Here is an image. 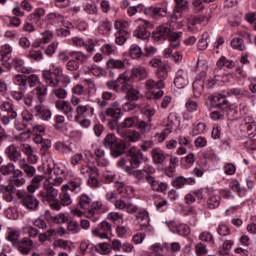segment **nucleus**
Wrapping results in <instances>:
<instances>
[{"instance_id":"obj_41","label":"nucleus","mask_w":256,"mask_h":256,"mask_svg":"<svg viewBox=\"0 0 256 256\" xmlns=\"http://www.w3.org/2000/svg\"><path fill=\"white\" fill-rule=\"evenodd\" d=\"M136 221H138V224L142 229H145V227H149V223L151 221V219L149 218V212H147V210L139 212L136 215Z\"/></svg>"},{"instance_id":"obj_43","label":"nucleus","mask_w":256,"mask_h":256,"mask_svg":"<svg viewBox=\"0 0 256 256\" xmlns=\"http://www.w3.org/2000/svg\"><path fill=\"white\" fill-rule=\"evenodd\" d=\"M92 201L93 200L87 194H81L78 197V205H79L80 209H83L84 211H86V213L89 212V209L91 208Z\"/></svg>"},{"instance_id":"obj_30","label":"nucleus","mask_w":256,"mask_h":256,"mask_svg":"<svg viewBox=\"0 0 256 256\" xmlns=\"http://www.w3.org/2000/svg\"><path fill=\"white\" fill-rule=\"evenodd\" d=\"M147 17H167V8L149 6L145 9Z\"/></svg>"},{"instance_id":"obj_45","label":"nucleus","mask_w":256,"mask_h":256,"mask_svg":"<svg viewBox=\"0 0 256 256\" xmlns=\"http://www.w3.org/2000/svg\"><path fill=\"white\" fill-rule=\"evenodd\" d=\"M0 173L2 175H13V173H16V175H23V172L21 170L15 171V164H13V162L1 166Z\"/></svg>"},{"instance_id":"obj_44","label":"nucleus","mask_w":256,"mask_h":256,"mask_svg":"<svg viewBox=\"0 0 256 256\" xmlns=\"http://www.w3.org/2000/svg\"><path fill=\"white\" fill-rule=\"evenodd\" d=\"M70 58L75 60L79 65L87 63L89 56L82 51H71L69 52Z\"/></svg>"},{"instance_id":"obj_60","label":"nucleus","mask_w":256,"mask_h":256,"mask_svg":"<svg viewBox=\"0 0 256 256\" xmlns=\"http://www.w3.org/2000/svg\"><path fill=\"white\" fill-rule=\"evenodd\" d=\"M4 25L6 27H20L21 26V19L17 16L8 17L6 19H3Z\"/></svg>"},{"instance_id":"obj_53","label":"nucleus","mask_w":256,"mask_h":256,"mask_svg":"<svg viewBox=\"0 0 256 256\" xmlns=\"http://www.w3.org/2000/svg\"><path fill=\"white\" fill-rule=\"evenodd\" d=\"M60 203L63 207H69L71 203H73V198H71V194L68 191H62L59 195Z\"/></svg>"},{"instance_id":"obj_13","label":"nucleus","mask_w":256,"mask_h":256,"mask_svg":"<svg viewBox=\"0 0 256 256\" xmlns=\"http://www.w3.org/2000/svg\"><path fill=\"white\" fill-rule=\"evenodd\" d=\"M4 154L6 159L8 161H11L12 163L19 164L21 160L25 159L19 147H17L15 144H10L8 147H6L4 150Z\"/></svg>"},{"instance_id":"obj_9","label":"nucleus","mask_w":256,"mask_h":256,"mask_svg":"<svg viewBox=\"0 0 256 256\" xmlns=\"http://www.w3.org/2000/svg\"><path fill=\"white\" fill-rule=\"evenodd\" d=\"M58 196L59 190L55 188V183L49 181L44 182V188L38 194V197H40L43 203H51V201H55Z\"/></svg>"},{"instance_id":"obj_8","label":"nucleus","mask_w":256,"mask_h":256,"mask_svg":"<svg viewBox=\"0 0 256 256\" xmlns=\"http://www.w3.org/2000/svg\"><path fill=\"white\" fill-rule=\"evenodd\" d=\"M35 124V115L33 112L25 109L21 113V118H17L14 122V127L16 131H25V129H31Z\"/></svg>"},{"instance_id":"obj_51","label":"nucleus","mask_w":256,"mask_h":256,"mask_svg":"<svg viewBox=\"0 0 256 256\" xmlns=\"http://www.w3.org/2000/svg\"><path fill=\"white\" fill-rule=\"evenodd\" d=\"M111 29H113V24L111 21H109V19L105 18L98 27V33H100V35H107Z\"/></svg>"},{"instance_id":"obj_64","label":"nucleus","mask_w":256,"mask_h":256,"mask_svg":"<svg viewBox=\"0 0 256 256\" xmlns=\"http://www.w3.org/2000/svg\"><path fill=\"white\" fill-rule=\"evenodd\" d=\"M143 55V50L137 44H132L130 46V56L132 59H139Z\"/></svg>"},{"instance_id":"obj_3","label":"nucleus","mask_w":256,"mask_h":256,"mask_svg":"<svg viewBox=\"0 0 256 256\" xmlns=\"http://www.w3.org/2000/svg\"><path fill=\"white\" fill-rule=\"evenodd\" d=\"M95 115V108L89 104L76 107L75 122L83 129L91 127V118Z\"/></svg>"},{"instance_id":"obj_27","label":"nucleus","mask_w":256,"mask_h":256,"mask_svg":"<svg viewBox=\"0 0 256 256\" xmlns=\"http://www.w3.org/2000/svg\"><path fill=\"white\" fill-rule=\"evenodd\" d=\"M174 85L177 89H185L189 85V76L187 71L178 70L174 78Z\"/></svg>"},{"instance_id":"obj_26","label":"nucleus","mask_w":256,"mask_h":256,"mask_svg":"<svg viewBox=\"0 0 256 256\" xmlns=\"http://www.w3.org/2000/svg\"><path fill=\"white\" fill-rule=\"evenodd\" d=\"M195 183H197L195 181V178H191V177L185 178L183 176H176L171 181V185L175 189H185L187 185H195Z\"/></svg>"},{"instance_id":"obj_28","label":"nucleus","mask_w":256,"mask_h":256,"mask_svg":"<svg viewBox=\"0 0 256 256\" xmlns=\"http://www.w3.org/2000/svg\"><path fill=\"white\" fill-rule=\"evenodd\" d=\"M14 249H17L22 255H29L31 249H33V240L25 237L16 244Z\"/></svg>"},{"instance_id":"obj_57","label":"nucleus","mask_w":256,"mask_h":256,"mask_svg":"<svg viewBox=\"0 0 256 256\" xmlns=\"http://www.w3.org/2000/svg\"><path fill=\"white\" fill-rule=\"evenodd\" d=\"M241 127L243 131L249 133L250 131H253V127H255V121L251 117H246L242 120Z\"/></svg>"},{"instance_id":"obj_37","label":"nucleus","mask_w":256,"mask_h":256,"mask_svg":"<svg viewBox=\"0 0 256 256\" xmlns=\"http://www.w3.org/2000/svg\"><path fill=\"white\" fill-rule=\"evenodd\" d=\"M136 129L140 135H147V133H150L151 129H153V123L147 122L146 120H140L138 118Z\"/></svg>"},{"instance_id":"obj_29","label":"nucleus","mask_w":256,"mask_h":256,"mask_svg":"<svg viewBox=\"0 0 256 256\" xmlns=\"http://www.w3.org/2000/svg\"><path fill=\"white\" fill-rule=\"evenodd\" d=\"M179 125H181V120H179V117H177V113L175 112L170 113L168 115L166 131H168V133H173V131L177 130Z\"/></svg>"},{"instance_id":"obj_55","label":"nucleus","mask_w":256,"mask_h":256,"mask_svg":"<svg viewBox=\"0 0 256 256\" xmlns=\"http://www.w3.org/2000/svg\"><path fill=\"white\" fill-rule=\"evenodd\" d=\"M221 205V196L212 195L207 200L208 209H217Z\"/></svg>"},{"instance_id":"obj_49","label":"nucleus","mask_w":256,"mask_h":256,"mask_svg":"<svg viewBox=\"0 0 256 256\" xmlns=\"http://www.w3.org/2000/svg\"><path fill=\"white\" fill-rule=\"evenodd\" d=\"M21 237V233L17 230H11L8 232V235L6 236V241H9L12 244V247H15L18 245V243L21 241L19 240Z\"/></svg>"},{"instance_id":"obj_59","label":"nucleus","mask_w":256,"mask_h":256,"mask_svg":"<svg viewBox=\"0 0 256 256\" xmlns=\"http://www.w3.org/2000/svg\"><path fill=\"white\" fill-rule=\"evenodd\" d=\"M115 37L116 45H125L127 37H129V33H127V31H117L115 33Z\"/></svg>"},{"instance_id":"obj_20","label":"nucleus","mask_w":256,"mask_h":256,"mask_svg":"<svg viewBox=\"0 0 256 256\" xmlns=\"http://www.w3.org/2000/svg\"><path fill=\"white\" fill-rule=\"evenodd\" d=\"M171 33V27L169 25H162L155 29L152 34V38L154 39L155 43H163L165 39H168Z\"/></svg>"},{"instance_id":"obj_52","label":"nucleus","mask_w":256,"mask_h":256,"mask_svg":"<svg viewBox=\"0 0 256 256\" xmlns=\"http://www.w3.org/2000/svg\"><path fill=\"white\" fill-rule=\"evenodd\" d=\"M54 149L56 151H59V153H62V155H69L70 153H72L73 149L71 148V146H67L65 143L63 142H56L54 144Z\"/></svg>"},{"instance_id":"obj_22","label":"nucleus","mask_w":256,"mask_h":256,"mask_svg":"<svg viewBox=\"0 0 256 256\" xmlns=\"http://www.w3.org/2000/svg\"><path fill=\"white\" fill-rule=\"evenodd\" d=\"M151 27V22L147 20H140L139 26L134 31L135 37L138 39H149L151 37V32H149L147 29Z\"/></svg>"},{"instance_id":"obj_40","label":"nucleus","mask_w":256,"mask_h":256,"mask_svg":"<svg viewBox=\"0 0 256 256\" xmlns=\"http://www.w3.org/2000/svg\"><path fill=\"white\" fill-rule=\"evenodd\" d=\"M55 107L64 115H69V113H73V106H71V103H69V101L57 100L55 102Z\"/></svg>"},{"instance_id":"obj_36","label":"nucleus","mask_w":256,"mask_h":256,"mask_svg":"<svg viewBox=\"0 0 256 256\" xmlns=\"http://www.w3.org/2000/svg\"><path fill=\"white\" fill-rule=\"evenodd\" d=\"M147 69L143 66H136L131 69V79H137L138 81H143V79H147Z\"/></svg>"},{"instance_id":"obj_31","label":"nucleus","mask_w":256,"mask_h":256,"mask_svg":"<svg viewBox=\"0 0 256 256\" xmlns=\"http://www.w3.org/2000/svg\"><path fill=\"white\" fill-rule=\"evenodd\" d=\"M19 169L25 173L26 177H35V173H37V170L35 169V166L30 165L27 163V158H23L18 163Z\"/></svg>"},{"instance_id":"obj_19","label":"nucleus","mask_w":256,"mask_h":256,"mask_svg":"<svg viewBox=\"0 0 256 256\" xmlns=\"http://www.w3.org/2000/svg\"><path fill=\"white\" fill-rule=\"evenodd\" d=\"M83 180L79 177L72 178L67 184L62 185V191H71L75 195H79L81 191H83L82 188Z\"/></svg>"},{"instance_id":"obj_39","label":"nucleus","mask_w":256,"mask_h":256,"mask_svg":"<svg viewBox=\"0 0 256 256\" xmlns=\"http://www.w3.org/2000/svg\"><path fill=\"white\" fill-rule=\"evenodd\" d=\"M178 143H179L180 147H178L176 150L177 155L187 154V149L185 147H189V145H191V141H190L189 137L179 136Z\"/></svg>"},{"instance_id":"obj_12","label":"nucleus","mask_w":256,"mask_h":256,"mask_svg":"<svg viewBox=\"0 0 256 256\" xmlns=\"http://www.w3.org/2000/svg\"><path fill=\"white\" fill-rule=\"evenodd\" d=\"M146 87L148 91H152V99H161L165 92L161 89H165V82L163 80H159L155 82L153 79H148L146 81ZM156 89V90H153Z\"/></svg>"},{"instance_id":"obj_33","label":"nucleus","mask_w":256,"mask_h":256,"mask_svg":"<svg viewBox=\"0 0 256 256\" xmlns=\"http://www.w3.org/2000/svg\"><path fill=\"white\" fill-rule=\"evenodd\" d=\"M0 111H4L5 113L11 114L12 119H17V111H15V106L13 105V101L4 100L0 102Z\"/></svg>"},{"instance_id":"obj_6","label":"nucleus","mask_w":256,"mask_h":256,"mask_svg":"<svg viewBox=\"0 0 256 256\" xmlns=\"http://www.w3.org/2000/svg\"><path fill=\"white\" fill-rule=\"evenodd\" d=\"M63 75V68L55 66L54 64L49 70L42 71V77L48 87H58L60 78Z\"/></svg>"},{"instance_id":"obj_56","label":"nucleus","mask_w":256,"mask_h":256,"mask_svg":"<svg viewBox=\"0 0 256 256\" xmlns=\"http://www.w3.org/2000/svg\"><path fill=\"white\" fill-rule=\"evenodd\" d=\"M80 173L83 177H91L93 175H98L96 167H89L88 165H82L80 168Z\"/></svg>"},{"instance_id":"obj_10","label":"nucleus","mask_w":256,"mask_h":256,"mask_svg":"<svg viewBox=\"0 0 256 256\" xmlns=\"http://www.w3.org/2000/svg\"><path fill=\"white\" fill-rule=\"evenodd\" d=\"M17 196L23 207L29 211H37L39 209V200L33 194L18 191Z\"/></svg>"},{"instance_id":"obj_24","label":"nucleus","mask_w":256,"mask_h":256,"mask_svg":"<svg viewBox=\"0 0 256 256\" xmlns=\"http://www.w3.org/2000/svg\"><path fill=\"white\" fill-rule=\"evenodd\" d=\"M207 77V72L202 70L199 75L196 77V80L193 83V91L195 97H199L203 94V87H205V78Z\"/></svg>"},{"instance_id":"obj_11","label":"nucleus","mask_w":256,"mask_h":256,"mask_svg":"<svg viewBox=\"0 0 256 256\" xmlns=\"http://www.w3.org/2000/svg\"><path fill=\"white\" fill-rule=\"evenodd\" d=\"M109 211V207L104 205L103 202L97 200L91 202L90 208L88 212H86V217L91 219L94 223L98 221L100 213H107Z\"/></svg>"},{"instance_id":"obj_18","label":"nucleus","mask_w":256,"mask_h":256,"mask_svg":"<svg viewBox=\"0 0 256 256\" xmlns=\"http://www.w3.org/2000/svg\"><path fill=\"white\" fill-rule=\"evenodd\" d=\"M114 207L119 211H125L129 215H135V213L139 211V207L131 202H125L123 199H116L114 202Z\"/></svg>"},{"instance_id":"obj_48","label":"nucleus","mask_w":256,"mask_h":256,"mask_svg":"<svg viewBox=\"0 0 256 256\" xmlns=\"http://www.w3.org/2000/svg\"><path fill=\"white\" fill-rule=\"evenodd\" d=\"M120 137H123L124 139H128L130 143H137L139 139H141V133L137 130H126L125 135H119Z\"/></svg>"},{"instance_id":"obj_25","label":"nucleus","mask_w":256,"mask_h":256,"mask_svg":"<svg viewBox=\"0 0 256 256\" xmlns=\"http://www.w3.org/2000/svg\"><path fill=\"white\" fill-rule=\"evenodd\" d=\"M18 148L20 153L26 155L28 161H30V163L33 165L39 161V157L35 154V150H33V147L30 146V144L21 143Z\"/></svg>"},{"instance_id":"obj_17","label":"nucleus","mask_w":256,"mask_h":256,"mask_svg":"<svg viewBox=\"0 0 256 256\" xmlns=\"http://www.w3.org/2000/svg\"><path fill=\"white\" fill-rule=\"evenodd\" d=\"M105 117H111L112 123H118L121 119V105L115 101L110 104L104 111Z\"/></svg>"},{"instance_id":"obj_34","label":"nucleus","mask_w":256,"mask_h":256,"mask_svg":"<svg viewBox=\"0 0 256 256\" xmlns=\"http://www.w3.org/2000/svg\"><path fill=\"white\" fill-rule=\"evenodd\" d=\"M12 66L18 73H24L25 75H29L33 71L31 68L25 67V61L21 58H14L12 60Z\"/></svg>"},{"instance_id":"obj_23","label":"nucleus","mask_w":256,"mask_h":256,"mask_svg":"<svg viewBox=\"0 0 256 256\" xmlns=\"http://www.w3.org/2000/svg\"><path fill=\"white\" fill-rule=\"evenodd\" d=\"M138 121L139 117L137 116L125 118L124 121L117 126L118 135H125V132L129 131L131 127L137 126Z\"/></svg>"},{"instance_id":"obj_42","label":"nucleus","mask_w":256,"mask_h":256,"mask_svg":"<svg viewBox=\"0 0 256 256\" xmlns=\"http://www.w3.org/2000/svg\"><path fill=\"white\" fill-rule=\"evenodd\" d=\"M183 36V32H173L170 30V34L168 35V39L170 41V47L173 49H177L181 45V37Z\"/></svg>"},{"instance_id":"obj_35","label":"nucleus","mask_w":256,"mask_h":256,"mask_svg":"<svg viewBox=\"0 0 256 256\" xmlns=\"http://www.w3.org/2000/svg\"><path fill=\"white\" fill-rule=\"evenodd\" d=\"M13 53V47L9 44H4L0 47V61L2 63H7V61L11 60Z\"/></svg>"},{"instance_id":"obj_61","label":"nucleus","mask_w":256,"mask_h":256,"mask_svg":"<svg viewBox=\"0 0 256 256\" xmlns=\"http://www.w3.org/2000/svg\"><path fill=\"white\" fill-rule=\"evenodd\" d=\"M28 59H30V61H42L43 51L31 48L28 53Z\"/></svg>"},{"instance_id":"obj_46","label":"nucleus","mask_w":256,"mask_h":256,"mask_svg":"<svg viewBox=\"0 0 256 256\" xmlns=\"http://www.w3.org/2000/svg\"><path fill=\"white\" fill-rule=\"evenodd\" d=\"M47 21L50 25H61L65 21V17L57 12H51L47 15Z\"/></svg>"},{"instance_id":"obj_4","label":"nucleus","mask_w":256,"mask_h":256,"mask_svg":"<svg viewBox=\"0 0 256 256\" xmlns=\"http://www.w3.org/2000/svg\"><path fill=\"white\" fill-rule=\"evenodd\" d=\"M127 157H129L130 166H126L124 171L128 175H133L135 169H139V167H141V163L145 156L143 155V152L139 150V148L132 146L127 151Z\"/></svg>"},{"instance_id":"obj_38","label":"nucleus","mask_w":256,"mask_h":256,"mask_svg":"<svg viewBox=\"0 0 256 256\" xmlns=\"http://www.w3.org/2000/svg\"><path fill=\"white\" fill-rule=\"evenodd\" d=\"M45 16V9L38 8L33 13L27 17V21L33 23L34 25H39L41 23V17Z\"/></svg>"},{"instance_id":"obj_63","label":"nucleus","mask_w":256,"mask_h":256,"mask_svg":"<svg viewBox=\"0 0 256 256\" xmlns=\"http://www.w3.org/2000/svg\"><path fill=\"white\" fill-rule=\"evenodd\" d=\"M108 221L112 223H120L123 222V213L121 212H109L107 214Z\"/></svg>"},{"instance_id":"obj_16","label":"nucleus","mask_w":256,"mask_h":256,"mask_svg":"<svg viewBox=\"0 0 256 256\" xmlns=\"http://www.w3.org/2000/svg\"><path fill=\"white\" fill-rule=\"evenodd\" d=\"M208 101L210 103V107H216L217 109H221V111L229 109V101L226 100L225 96L222 94L210 95L208 96Z\"/></svg>"},{"instance_id":"obj_21","label":"nucleus","mask_w":256,"mask_h":256,"mask_svg":"<svg viewBox=\"0 0 256 256\" xmlns=\"http://www.w3.org/2000/svg\"><path fill=\"white\" fill-rule=\"evenodd\" d=\"M145 179L148 185H150L152 191H157L158 193H165V191L169 189V184L167 182H160L151 175H146Z\"/></svg>"},{"instance_id":"obj_1","label":"nucleus","mask_w":256,"mask_h":256,"mask_svg":"<svg viewBox=\"0 0 256 256\" xmlns=\"http://www.w3.org/2000/svg\"><path fill=\"white\" fill-rule=\"evenodd\" d=\"M13 81L23 92L33 89L24 98L26 105H31L33 101H42L43 97H47V85L41 83V79L36 74L16 75Z\"/></svg>"},{"instance_id":"obj_15","label":"nucleus","mask_w":256,"mask_h":256,"mask_svg":"<svg viewBox=\"0 0 256 256\" xmlns=\"http://www.w3.org/2000/svg\"><path fill=\"white\" fill-rule=\"evenodd\" d=\"M151 157H152V162L155 165H158L160 167H165L167 165V159H169V154L165 153L161 148H153L151 150Z\"/></svg>"},{"instance_id":"obj_58","label":"nucleus","mask_w":256,"mask_h":256,"mask_svg":"<svg viewBox=\"0 0 256 256\" xmlns=\"http://www.w3.org/2000/svg\"><path fill=\"white\" fill-rule=\"evenodd\" d=\"M106 64L109 69H125V63L119 59L110 58Z\"/></svg>"},{"instance_id":"obj_32","label":"nucleus","mask_w":256,"mask_h":256,"mask_svg":"<svg viewBox=\"0 0 256 256\" xmlns=\"http://www.w3.org/2000/svg\"><path fill=\"white\" fill-rule=\"evenodd\" d=\"M176 6L172 13V20L177 21V19H181L183 17V10L187 7L186 0H175Z\"/></svg>"},{"instance_id":"obj_14","label":"nucleus","mask_w":256,"mask_h":256,"mask_svg":"<svg viewBox=\"0 0 256 256\" xmlns=\"http://www.w3.org/2000/svg\"><path fill=\"white\" fill-rule=\"evenodd\" d=\"M111 231H113L111 224L107 221H102L99 227L92 228L91 233L98 239H109Z\"/></svg>"},{"instance_id":"obj_62","label":"nucleus","mask_w":256,"mask_h":256,"mask_svg":"<svg viewBox=\"0 0 256 256\" xmlns=\"http://www.w3.org/2000/svg\"><path fill=\"white\" fill-rule=\"evenodd\" d=\"M83 11H85L87 15H97L99 13V8L95 3H86L83 6Z\"/></svg>"},{"instance_id":"obj_54","label":"nucleus","mask_w":256,"mask_h":256,"mask_svg":"<svg viewBox=\"0 0 256 256\" xmlns=\"http://www.w3.org/2000/svg\"><path fill=\"white\" fill-rule=\"evenodd\" d=\"M141 113L143 115V120L142 121L152 123L153 122V117H155L156 111L153 108H144V109L141 110Z\"/></svg>"},{"instance_id":"obj_7","label":"nucleus","mask_w":256,"mask_h":256,"mask_svg":"<svg viewBox=\"0 0 256 256\" xmlns=\"http://www.w3.org/2000/svg\"><path fill=\"white\" fill-rule=\"evenodd\" d=\"M45 173L55 185H61L65 181V177H67V169L64 166L54 165L51 168V165L48 164Z\"/></svg>"},{"instance_id":"obj_5","label":"nucleus","mask_w":256,"mask_h":256,"mask_svg":"<svg viewBox=\"0 0 256 256\" xmlns=\"http://www.w3.org/2000/svg\"><path fill=\"white\" fill-rule=\"evenodd\" d=\"M43 101H45V96H42V100L32 101L31 104L24 103V109H29V107H33L32 113L34 114V117H38L43 121H49L53 114L51 113V110L47 109L43 105Z\"/></svg>"},{"instance_id":"obj_47","label":"nucleus","mask_w":256,"mask_h":256,"mask_svg":"<svg viewBox=\"0 0 256 256\" xmlns=\"http://www.w3.org/2000/svg\"><path fill=\"white\" fill-rule=\"evenodd\" d=\"M43 175H36L32 178L31 184L28 185V193H35L39 187H41V181H43Z\"/></svg>"},{"instance_id":"obj_50","label":"nucleus","mask_w":256,"mask_h":256,"mask_svg":"<svg viewBox=\"0 0 256 256\" xmlns=\"http://www.w3.org/2000/svg\"><path fill=\"white\" fill-rule=\"evenodd\" d=\"M116 188L118 193L123 197H127V195H133V193H135V189H133V187L125 186V183L123 182H116ZM125 193H127V195H125Z\"/></svg>"},{"instance_id":"obj_2","label":"nucleus","mask_w":256,"mask_h":256,"mask_svg":"<svg viewBox=\"0 0 256 256\" xmlns=\"http://www.w3.org/2000/svg\"><path fill=\"white\" fill-rule=\"evenodd\" d=\"M103 147L110 150V155L113 159H117L124 155L127 151V144L125 141L115 137L114 134H107L102 141Z\"/></svg>"}]
</instances>
